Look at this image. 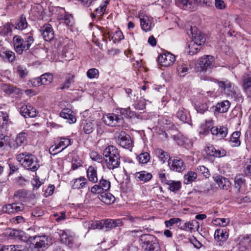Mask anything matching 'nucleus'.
Returning a JSON list of instances; mask_svg holds the SVG:
<instances>
[{
	"label": "nucleus",
	"mask_w": 251,
	"mask_h": 251,
	"mask_svg": "<svg viewBox=\"0 0 251 251\" xmlns=\"http://www.w3.org/2000/svg\"><path fill=\"white\" fill-rule=\"evenodd\" d=\"M16 159L25 169L35 172L40 167L37 158L31 153L25 152L17 155Z\"/></svg>",
	"instance_id": "nucleus-1"
},
{
	"label": "nucleus",
	"mask_w": 251,
	"mask_h": 251,
	"mask_svg": "<svg viewBox=\"0 0 251 251\" xmlns=\"http://www.w3.org/2000/svg\"><path fill=\"white\" fill-rule=\"evenodd\" d=\"M34 38L32 34H27L24 38L19 35H15L13 38V44L14 50L19 54L23 51L29 50L33 44Z\"/></svg>",
	"instance_id": "nucleus-2"
},
{
	"label": "nucleus",
	"mask_w": 251,
	"mask_h": 251,
	"mask_svg": "<svg viewBox=\"0 0 251 251\" xmlns=\"http://www.w3.org/2000/svg\"><path fill=\"white\" fill-rule=\"evenodd\" d=\"M221 91L228 97L234 98L235 100H242V96L240 92L234 88V85L228 80L217 81Z\"/></svg>",
	"instance_id": "nucleus-3"
},
{
	"label": "nucleus",
	"mask_w": 251,
	"mask_h": 251,
	"mask_svg": "<svg viewBox=\"0 0 251 251\" xmlns=\"http://www.w3.org/2000/svg\"><path fill=\"white\" fill-rule=\"evenodd\" d=\"M123 223L121 219H105L101 221H97L95 222H91V226L92 229L100 228L106 231L109 230L117 226H123Z\"/></svg>",
	"instance_id": "nucleus-4"
},
{
	"label": "nucleus",
	"mask_w": 251,
	"mask_h": 251,
	"mask_svg": "<svg viewBox=\"0 0 251 251\" xmlns=\"http://www.w3.org/2000/svg\"><path fill=\"white\" fill-rule=\"evenodd\" d=\"M140 241L145 251H160L159 244L154 236L148 234H143L141 236Z\"/></svg>",
	"instance_id": "nucleus-5"
},
{
	"label": "nucleus",
	"mask_w": 251,
	"mask_h": 251,
	"mask_svg": "<svg viewBox=\"0 0 251 251\" xmlns=\"http://www.w3.org/2000/svg\"><path fill=\"white\" fill-rule=\"evenodd\" d=\"M59 236L60 242L71 248L74 244V233L70 230H62L58 229L55 232Z\"/></svg>",
	"instance_id": "nucleus-6"
},
{
	"label": "nucleus",
	"mask_w": 251,
	"mask_h": 251,
	"mask_svg": "<svg viewBox=\"0 0 251 251\" xmlns=\"http://www.w3.org/2000/svg\"><path fill=\"white\" fill-rule=\"evenodd\" d=\"M103 122L107 126L114 127L120 126L124 123L121 115L115 113H108L103 117Z\"/></svg>",
	"instance_id": "nucleus-7"
},
{
	"label": "nucleus",
	"mask_w": 251,
	"mask_h": 251,
	"mask_svg": "<svg viewBox=\"0 0 251 251\" xmlns=\"http://www.w3.org/2000/svg\"><path fill=\"white\" fill-rule=\"evenodd\" d=\"M117 142L120 146L125 149H129L133 146L130 136L123 131H120L117 135Z\"/></svg>",
	"instance_id": "nucleus-8"
},
{
	"label": "nucleus",
	"mask_w": 251,
	"mask_h": 251,
	"mask_svg": "<svg viewBox=\"0 0 251 251\" xmlns=\"http://www.w3.org/2000/svg\"><path fill=\"white\" fill-rule=\"evenodd\" d=\"M176 60V56L169 52L159 55L157 59L159 64L164 67L172 65Z\"/></svg>",
	"instance_id": "nucleus-9"
},
{
	"label": "nucleus",
	"mask_w": 251,
	"mask_h": 251,
	"mask_svg": "<svg viewBox=\"0 0 251 251\" xmlns=\"http://www.w3.org/2000/svg\"><path fill=\"white\" fill-rule=\"evenodd\" d=\"M29 240L36 248H45L49 243V238L46 235L31 236Z\"/></svg>",
	"instance_id": "nucleus-10"
},
{
	"label": "nucleus",
	"mask_w": 251,
	"mask_h": 251,
	"mask_svg": "<svg viewBox=\"0 0 251 251\" xmlns=\"http://www.w3.org/2000/svg\"><path fill=\"white\" fill-rule=\"evenodd\" d=\"M237 247L239 251H249L251 248V235H241L238 238Z\"/></svg>",
	"instance_id": "nucleus-11"
},
{
	"label": "nucleus",
	"mask_w": 251,
	"mask_h": 251,
	"mask_svg": "<svg viewBox=\"0 0 251 251\" xmlns=\"http://www.w3.org/2000/svg\"><path fill=\"white\" fill-rule=\"evenodd\" d=\"M53 79V76L50 73H46L42 75L40 77H37L32 80L31 82L34 86L40 85L50 84Z\"/></svg>",
	"instance_id": "nucleus-12"
},
{
	"label": "nucleus",
	"mask_w": 251,
	"mask_h": 251,
	"mask_svg": "<svg viewBox=\"0 0 251 251\" xmlns=\"http://www.w3.org/2000/svg\"><path fill=\"white\" fill-rule=\"evenodd\" d=\"M168 165L170 169L173 171L181 172L185 169V166L182 160L178 157L170 159L168 161Z\"/></svg>",
	"instance_id": "nucleus-13"
},
{
	"label": "nucleus",
	"mask_w": 251,
	"mask_h": 251,
	"mask_svg": "<svg viewBox=\"0 0 251 251\" xmlns=\"http://www.w3.org/2000/svg\"><path fill=\"white\" fill-rule=\"evenodd\" d=\"M190 32L192 34V42L201 47L205 41L204 34H202L200 31L198 30L195 27L194 28L191 27Z\"/></svg>",
	"instance_id": "nucleus-14"
},
{
	"label": "nucleus",
	"mask_w": 251,
	"mask_h": 251,
	"mask_svg": "<svg viewBox=\"0 0 251 251\" xmlns=\"http://www.w3.org/2000/svg\"><path fill=\"white\" fill-rule=\"evenodd\" d=\"M214 58L211 55H204L201 57L199 61L201 68L203 71H206L213 66Z\"/></svg>",
	"instance_id": "nucleus-15"
},
{
	"label": "nucleus",
	"mask_w": 251,
	"mask_h": 251,
	"mask_svg": "<svg viewBox=\"0 0 251 251\" xmlns=\"http://www.w3.org/2000/svg\"><path fill=\"white\" fill-rule=\"evenodd\" d=\"M57 11H59L60 14L58 15L57 19L60 21H64L67 26H72L73 22V18L71 14L66 12L64 9L58 7Z\"/></svg>",
	"instance_id": "nucleus-16"
},
{
	"label": "nucleus",
	"mask_w": 251,
	"mask_h": 251,
	"mask_svg": "<svg viewBox=\"0 0 251 251\" xmlns=\"http://www.w3.org/2000/svg\"><path fill=\"white\" fill-rule=\"evenodd\" d=\"M120 158V155H116L115 156L105 158L104 160L107 168L109 170L118 168L121 163Z\"/></svg>",
	"instance_id": "nucleus-17"
},
{
	"label": "nucleus",
	"mask_w": 251,
	"mask_h": 251,
	"mask_svg": "<svg viewBox=\"0 0 251 251\" xmlns=\"http://www.w3.org/2000/svg\"><path fill=\"white\" fill-rule=\"evenodd\" d=\"M139 18L142 29L145 32L150 31L151 29V22L150 18L147 15L141 14L139 15Z\"/></svg>",
	"instance_id": "nucleus-18"
},
{
	"label": "nucleus",
	"mask_w": 251,
	"mask_h": 251,
	"mask_svg": "<svg viewBox=\"0 0 251 251\" xmlns=\"http://www.w3.org/2000/svg\"><path fill=\"white\" fill-rule=\"evenodd\" d=\"M20 113L25 118H33L36 116V110L30 105H24L20 108Z\"/></svg>",
	"instance_id": "nucleus-19"
},
{
	"label": "nucleus",
	"mask_w": 251,
	"mask_h": 251,
	"mask_svg": "<svg viewBox=\"0 0 251 251\" xmlns=\"http://www.w3.org/2000/svg\"><path fill=\"white\" fill-rule=\"evenodd\" d=\"M213 178L221 189L227 190L231 186L229 180L222 176H214Z\"/></svg>",
	"instance_id": "nucleus-20"
},
{
	"label": "nucleus",
	"mask_w": 251,
	"mask_h": 251,
	"mask_svg": "<svg viewBox=\"0 0 251 251\" xmlns=\"http://www.w3.org/2000/svg\"><path fill=\"white\" fill-rule=\"evenodd\" d=\"M88 184L87 180L84 177L74 179L71 182L72 188L75 189H83L87 186Z\"/></svg>",
	"instance_id": "nucleus-21"
},
{
	"label": "nucleus",
	"mask_w": 251,
	"mask_h": 251,
	"mask_svg": "<svg viewBox=\"0 0 251 251\" xmlns=\"http://www.w3.org/2000/svg\"><path fill=\"white\" fill-rule=\"evenodd\" d=\"M42 34L46 41L52 40L54 38V32L51 25L49 24L44 25L42 29Z\"/></svg>",
	"instance_id": "nucleus-22"
},
{
	"label": "nucleus",
	"mask_w": 251,
	"mask_h": 251,
	"mask_svg": "<svg viewBox=\"0 0 251 251\" xmlns=\"http://www.w3.org/2000/svg\"><path fill=\"white\" fill-rule=\"evenodd\" d=\"M227 128L225 126H213L210 128L212 134L216 135L219 138H223L227 134Z\"/></svg>",
	"instance_id": "nucleus-23"
},
{
	"label": "nucleus",
	"mask_w": 251,
	"mask_h": 251,
	"mask_svg": "<svg viewBox=\"0 0 251 251\" xmlns=\"http://www.w3.org/2000/svg\"><path fill=\"white\" fill-rule=\"evenodd\" d=\"M80 126L85 133L89 134L94 131L95 124L93 121L83 120L81 122Z\"/></svg>",
	"instance_id": "nucleus-24"
},
{
	"label": "nucleus",
	"mask_w": 251,
	"mask_h": 251,
	"mask_svg": "<svg viewBox=\"0 0 251 251\" xmlns=\"http://www.w3.org/2000/svg\"><path fill=\"white\" fill-rule=\"evenodd\" d=\"M214 237L218 242H224L228 238V233L225 228L216 229L214 233Z\"/></svg>",
	"instance_id": "nucleus-25"
},
{
	"label": "nucleus",
	"mask_w": 251,
	"mask_h": 251,
	"mask_svg": "<svg viewBox=\"0 0 251 251\" xmlns=\"http://www.w3.org/2000/svg\"><path fill=\"white\" fill-rule=\"evenodd\" d=\"M104 160L108 157H112L116 155H120L118 150L114 146H109L107 147L103 152Z\"/></svg>",
	"instance_id": "nucleus-26"
},
{
	"label": "nucleus",
	"mask_w": 251,
	"mask_h": 251,
	"mask_svg": "<svg viewBox=\"0 0 251 251\" xmlns=\"http://www.w3.org/2000/svg\"><path fill=\"white\" fill-rule=\"evenodd\" d=\"M55 145L59 149L62 148V151L69 146L71 145V140L67 137H58L55 141Z\"/></svg>",
	"instance_id": "nucleus-27"
},
{
	"label": "nucleus",
	"mask_w": 251,
	"mask_h": 251,
	"mask_svg": "<svg viewBox=\"0 0 251 251\" xmlns=\"http://www.w3.org/2000/svg\"><path fill=\"white\" fill-rule=\"evenodd\" d=\"M191 70L190 65L184 63L183 62H179L177 67L178 75L181 77H184L186 74L189 73Z\"/></svg>",
	"instance_id": "nucleus-28"
},
{
	"label": "nucleus",
	"mask_w": 251,
	"mask_h": 251,
	"mask_svg": "<svg viewBox=\"0 0 251 251\" xmlns=\"http://www.w3.org/2000/svg\"><path fill=\"white\" fill-rule=\"evenodd\" d=\"M134 175L135 178L137 181H143L144 182L149 181L152 177L151 173L144 171L136 172Z\"/></svg>",
	"instance_id": "nucleus-29"
},
{
	"label": "nucleus",
	"mask_w": 251,
	"mask_h": 251,
	"mask_svg": "<svg viewBox=\"0 0 251 251\" xmlns=\"http://www.w3.org/2000/svg\"><path fill=\"white\" fill-rule=\"evenodd\" d=\"M72 112L68 108L63 109L60 113V116L64 119L67 120V122L70 124L75 123L76 121V118L72 114Z\"/></svg>",
	"instance_id": "nucleus-30"
},
{
	"label": "nucleus",
	"mask_w": 251,
	"mask_h": 251,
	"mask_svg": "<svg viewBox=\"0 0 251 251\" xmlns=\"http://www.w3.org/2000/svg\"><path fill=\"white\" fill-rule=\"evenodd\" d=\"M148 219L149 218H147V216L133 217L132 216H129L127 217V220L131 222L133 226H143L142 224L143 221Z\"/></svg>",
	"instance_id": "nucleus-31"
},
{
	"label": "nucleus",
	"mask_w": 251,
	"mask_h": 251,
	"mask_svg": "<svg viewBox=\"0 0 251 251\" xmlns=\"http://www.w3.org/2000/svg\"><path fill=\"white\" fill-rule=\"evenodd\" d=\"M87 175L90 181L94 183L98 182L97 171L95 167L89 166L87 171Z\"/></svg>",
	"instance_id": "nucleus-32"
},
{
	"label": "nucleus",
	"mask_w": 251,
	"mask_h": 251,
	"mask_svg": "<svg viewBox=\"0 0 251 251\" xmlns=\"http://www.w3.org/2000/svg\"><path fill=\"white\" fill-rule=\"evenodd\" d=\"M0 56L4 60L12 62L15 60V53L10 50H0Z\"/></svg>",
	"instance_id": "nucleus-33"
},
{
	"label": "nucleus",
	"mask_w": 251,
	"mask_h": 251,
	"mask_svg": "<svg viewBox=\"0 0 251 251\" xmlns=\"http://www.w3.org/2000/svg\"><path fill=\"white\" fill-rule=\"evenodd\" d=\"M99 199L106 204H110L115 201V197L110 193L102 192L99 197Z\"/></svg>",
	"instance_id": "nucleus-34"
},
{
	"label": "nucleus",
	"mask_w": 251,
	"mask_h": 251,
	"mask_svg": "<svg viewBox=\"0 0 251 251\" xmlns=\"http://www.w3.org/2000/svg\"><path fill=\"white\" fill-rule=\"evenodd\" d=\"M230 103L227 100H224L221 102H219L216 106V110L220 113H225L227 112L230 107Z\"/></svg>",
	"instance_id": "nucleus-35"
},
{
	"label": "nucleus",
	"mask_w": 251,
	"mask_h": 251,
	"mask_svg": "<svg viewBox=\"0 0 251 251\" xmlns=\"http://www.w3.org/2000/svg\"><path fill=\"white\" fill-rule=\"evenodd\" d=\"M28 25L26 18L25 16L22 15L20 18L18 19L15 23V28L17 29L23 30L25 29Z\"/></svg>",
	"instance_id": "nucleus-36"
},
{
	"label": "nucleus",
	"mask_w": 251,
	"mask_h": 251,
	"mask_svg": "<svg viewBox=\"0 0 251 251\" xmlns=\"http://www.w3.org/2000/svg\"><path fill=\"white\" fill-rule=\"evenodd\" d=\"M240 135V131H235L232 134L230 138V142L232 147H238L240 145L241 141L239 139Z\"/></svg>",
	"instance_id": "nucleus-37"
},
{
	"label": "nucleus",
	"mask_w": 251,
	"mask_h": 251,
	"mask_svg": "<svg viewBox=\"0 0 251 251\" xmlns=\"http://www.w3.org/2000/svg\"><path fill=\"white\" fill-rule=\"evenodd\" d=\"M26 134L24 132L19 133L15 139V143L17 147L22 146L26 144Z\"/></svg>",
	"instance_id": "nucleus-38"
},
{
	"label": "nucleus",
	"mask_w": 251,
	"mask_h": 251,
	"mask_svg": "<svg viewBox=\"0 0 251 251\" xmlns=\"http://www.w3.org/2000/svg\"><path fill=\"white\" fill-rule=\"evenodd\" d=\"M13 27V25L7 23L2 26L0 31V34L1 36H6L11 35L12 34V28Z\"/></svg>",
	"instance_id": "nucleus-39"
},
{
	"label": "nucleus",
	"mask_w": 251,
	"mask_h": 251,
	"mask_svg": "<svg viewBox=\"0 0 251 251\" xmlns=\"http://www.w3.org/2000/svg\"><path fill=\"white\" fill-rule=\"evenodd\" d=\"M177 118L184 123H188L190 118L186 111L183 108L179 109L176 113Z\"/></svg>",
	"instance_id": "nucleus-40"
},
{
	"label": "nucleus",
	"mask_w": 251,
	"mask_h": 251,
	"mask_svg": "<svg viewBox=\"0 0 251 251\" xmlns=\"http://www.w3.org/2000/svg\"><path fill=\"white\" fill-rule=\"evenodd\" d=\"M3 251H28V249L22 245H10L4 246Z\"/></svg>",
	"instance_id": "nucleus-41"
},
{
	"label": "nucleus",
	"mask_w": 251,
	"mask_h": 251,
	"mask_svg": "<svg viewBox=\"0 0 251 251\" xmlns=\"http://www.w3.org/2000/svg\"><path fill=\"white\" fill-rule=\"evenodd\" d=\"M155 153L162 163H164L168 159V153L162 149H156L155 151Z\"/></svg>",
	"instance_id": "nucleus-42"
},
{
	"label": "nucleus",
	"mask_w": 251,
	"mask_h": 251,
	"mask_svg": "<svg viewBox=\"0 0 251 251\" xmlns=\"http://www.w3.org/2000/svg\"><path fill=\"white\" fill-rule=\"evenodd\" d=\"M9 122V116L6 112L0 111V128H5Z\"/></svg>",
	"instance_id": "nucleus-43"
},
{
	"label": "nucleus",
	"mask_w": 251,
	"mask_h": 251,
	"mask_svg": "<svg viewBox=\"0 0 251 251\" xmlns=\"http://www.w3.org/2000/svg\"><path fill=\"white\" fill-rule=\"evenodd\" d=\"M244 176L242 174L237 175L234 179L235 187L237 189L238 192H240V188L245 183Z\"/></svg>",
	"instance_id": "nucleus-44"
},
{
	"label": "nucleus",
	"mask_w": 251,
	"mask_h": 251,
	"mask_svg": "<svg viewBox=\"0 0 251 251\" xmlns=\"http://www.w3.org/2000/svg\"><path fill=\"white\" fill-rule=\"evenodd\" d=\"M212 122L211 121H206L205 124L201 126L200 131V134L203 135H207L209 133L210 128L212 127Z\"/></svg>",
	"instance_id": "nucleus-45"
},
{
	"label": "nucleus",
	"mask_w": 251,
	"mask_h": 251,
	"mask_svg": "<svg viewBox=\"0 0 251 251\" xmlns=\"http://www.w3.org/2000/svg\"><path fill=\"white\" fill-rule=\"evenodd\" d=\"M197 176V175L194 172H189L184 176V183L186 184L192 183Z\"/></svg>",
	"instance_id": "nucleus-46"
},
{
	"label": "nucleus",
	"mask_w": 251,
	"mask_h": 251,
	"mask_svg": "<svg viewBox=\"0 0 251 251\" xmlns=\"http://www.w3.org/2000/svg\"><path fill=\"white\" fill-rule=\"evenodd\" d=\"M242 87L243 90L251 87V76L250 75L245 74L242 77Z\"/></svg>",
	"instance_id": "nucleus-47"
},
{
	"label": "nucleus",
	"mask_w": 251,
	"mask_h": 251,
	"mask_svg": "<svg viewBox=\"0 0 251 251\" xmlns=\"http://www.w3.org/2000/svg\"><path fill=\"white\" fill-rule=\"evenodd\" d=\"M99 185L103 192L107 191L110 188L111 183L108 180L104 179L102 177L100 180Z\"/></svg>",
	"instance_id": "nucleus-48"
},
{
	"label": "nucleus",
	"mask_w": 251,
	"mask_h": 251,
	"mask_svg": "<svg viewBox=\"0 0 251 251\" xmlns=\"http://www.w3.org/2000/svg\"><path fill=\"white\" fill-rule=\"evenodd\" d=\"M120 115L123 118H132L135 115L134 112L131 111L129 107L126 108H121L119 109Z\"/></svg>",
	"instance_id": "nucleus-49"
},
{
	"label": "nucleus",
	"mask_w": 251,
	"mask_h": 251,
	"mask_svg": "<svg viewBox=\"0 0 251 251\" xmlns=\"http://www.w3.org/2000/svg\"><path fill=\"white\" fill-rule=\"evenodd\" d=\"M16 71L19 77L21 78L26 77L28 73L26 68L22 65H19L17 67Z\"/></svg>",
	"instance_id": "nucleus-50"
},
{
	"label": "nucleus",
	"mask_w": 251,
	"mask_h": 251,
	"mask_svg": "<svg viewBox=\"0 0 251 251\" xmlns=\"http://www.w3.org/2000/svg\"><path fill=\"white\" fill-rule=\"evenodd\" d=\"M137 158L140 163L146 164L150 160V155L148 152H145L140 153Z\"/></svg>",
	"instance_id": "nucleus-51"
},
{
	"label": "nucleus",
	"mask_w": 251,
	"mask_h": 251,
	"mask_svg": "<svg viewBox=\"0 0 251 251\" xmlns=\"http://www.w3.org/2000/svg\"><path fill=\"white\" fill-rule=\"evenodd\" d=\"M136 229L130 230L126 232V234L128 236H137V234L141 233L145 229L144 226H134Z\"/></svg>",
	"instance_id": "nucleus-52"
},
{
	"label": "nucleus",
	"mask_w": 251,
	"mask_h": 251,
	"mask_svg": "<svg viewBox=\"0 0 251 251\" xmlns=\"http://www.w3.org/2000/svg\"><path fill=\"white\" fill-rule=\"evenodd\" d=\"M188 48L189 49L188 53L190 55H194L201 49L200 46H199V45L195 44L192 41L189 44Z\"/></svg>",
	"instance_id": "nucleus-53"
},
{
	"label": "nucleus",
	"mask_w": 251,
	"mask_h": 251,
	"mask_svg": "<svg viewBox=\"0 0 251 251\" xmlns=\"http://www.w3.org/2000/svg\"><path fill=\"white\" fill-rule=\"evenodd\" d=\"M166 184L169 185V189L173 192H176L180 188V183L179 182H175L169 180Z\"/></svg>",
	"instance_id": "nucleus-54"
},
{
	"label": "nucleus",
	"mask_w": 251,
	"mask_h": 251,
	"mask_svg": "<svg viewBox=\"0 0 251 251\" xmlns=\"http://www.w3.org/2000/svg\"><path fill=\"white\" fill-rule=\"evenodd\" d=\"M187 225H189V231L191 232L198 230L200 226V224L196 220L189 221L187 222Z\"/></svg>",
	"instance_id": "nucleus-55"
},
{
	"label": "nucleus",
	"mask_w": 251,
	"mask_h": 251,
	"mask_svg": "<svg viewBox=\"0 0 251 251\" xmlns=\"http://www.w3.org/2000/svg\"><path fill=\"white\" fill-rule=\"evenodd\" d=\"M107 4L108 0H106L103 5H100L99 7L96 9L95 12L98 16H101L104 14Z\"/></svg>",
	"instance_id": "nucleus-56"
},
{
	"label": "nucleus",
	"mask_w": 251,
	"mask_h": 251,
	"mask_svg": "<svg viewBox=\"0 0 251 251\" xmlns=\"http://www.w3.org/2000/svg\"><path fill=\"white\" fill-rule=\"evenodd\" d=\"M87 76L90 79L97 78L99 76V71L95 68L90 69L87 72Z\"/></svg>",
	"instance_id": "nucleus-57"
},
{
	"label": "nucleus",
	"mask_w": 251,
	"mask_h": 251,
	"mask_svg": "<svg viewBox=\"0 0 251 251\" xmlns=\"http://www.w3.org/2000/svg\"><path fill=\"white\" fill-rule=\"evenodd\" d=\"M198 171L206 178H208L210 176L208 169L204 166H199L197 168Z\"/></svg>",
	"instance_id": "nucleus-58"
},
{
	"label": "nucleus",
	"mask_w": 251,
	"mask_h": 251,
	"mask_svg": "<svg viewBox=\"0 0 251 251\" xmlns=\"http://www.w3.org/2000/svg\"><path fill=\"white\" fill-rule=\"evenodd\" d=\"M181 219L179 218H172L169 219V220L165 221V225L166 227H170L172 226H173L175 224H177L181 222Z\"/></svg>",
	"instance_id": "nucleus-59"
},
{
	"label": "nucleus",
	"mask_w": 251,
	"mask_h": 251,
	"mask_svg": "<svg viewBox=\"0 0 251 251\" xmlns=\"http://www.w3.org/2000/svg\"><path fill=\"white\" fill-rule=\"evenodd\" d=\"M195 3L197 5L210 6L212 4V0H194Z\"/></svg>",
	"instance_id": "nucleus-60"
},
{
	"label": "nucleus",
	"mask_w": 251,
	"mask_h": 251,
	"mask_svg": "<svg viewBox=\"0 0 251 251\" xmlns=\"http://www.w3.org/2000/svg\"><path fill=\"white\" fill-rule=\"evenodd\" d=\"M2 210L3 212L8 214H14L13 204H8L2 207Z\"/></svg>",
	"instance_id": "nucleus-61"
},
{
	"label": "nucleus",
	"mask_w": 251,
	"mask_h": 251,
	"mask_svg": "<svg viewBox=\"0 0 251 251\" xmlns=\"http://www.w3.org/2000/svg\"><path fill=\"white\" fill-rule=\"evenodd\" d=\"M146 100L144 99L141 98L138 103L135 104L134 107L136 109L143 110L145 108Z\"/></svg>",
	"instance_id": "nucleus-62"
},
{
	"label": "nucleus",
	"mask_w": 251,
	"mask_h": 251,
	"mask_svg": "<svg viewBox=\"0 0 251 251\" xmlns=\"http://www.w3.org/2000/svg\"><path fill=\"white\" fill-rule=\"evenodd\" d=\"M90 192L94 194H100V195L103 192L99 184L93 186L90 189Z\"/></svg>",
	"instance_id": "nucleus-63"
},
{
	"label": "nucleus",
	"mask_w": 251,
	"mask_h": 251,
	"mask_svg": "<svg viewBox=\"0 0 251 251\" xmlns=\"http://www.w3.org/2000/svg\"><path fill=\"white\" fill-rule=\"evenodd\" d=\"M2 90L7 94H10L14 92V88L9 84H4L2 86Z\"/></svg>",
	"instance_id": "nucleus-64"
}]
</instances>
